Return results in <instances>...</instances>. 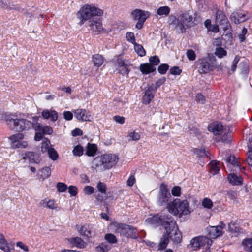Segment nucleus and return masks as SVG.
<instances>
[{
	"label": "nucleus",
	"mask_w": 252,
	"mask_h": 252,
	"mask_svg": "<svg viewBox=\"0 0 252 252\" xmlns=\"http://www.w3.org/2000/svg\"><path fill=\"white\" fill-rule=\"evenodd\" d=\"M242 245L244 246L246 251L252 252V238L244 239L242 242Z\"/></svg>",
	"instance_id": "37"
},
{
	"label": "nucleus",
	"mask_w": 252,
	"mask_h": 252,
	"mask_svg": "<svg viewBox=\"0 0 252 252\" xmlns=\"http://www.w3.org/2000/svg\"><path fill=\"white\" fill-rule=\"evenodd\" d=\"M103 14V10L94 5L85 4L77 12V16L80 20L79 24L81 25L85 21L93 20L96 16L100 17Z\"/></svg>",
	"instance_id": "3"
},
{
	"label": "nucleus",
	"mask_w": 252,
	"mask_h": 252,
	"mask_svg": "<svg viewBox=\"0 0 252 252\" xmlns=\"http://www.w3.org/2000/svg\"><path fill=\"white\" fill-rule=\"evenodd\" d=\"M226 226L225 224L222 222H220V225L212 226L210 230V234L212 236V238H217L222 234V229Z\"/></svg>",
	"instance_id": "16"
},
{
	"label": "nucleus",
	"mask_w": 252,
	"mask_h": 252,
	"mask_svg": "<svg viewBox=\"0 0 252 252\" xmlns=\"http://www.w3.org/2000/svg\"><path fill=\"white\" fill-rule=\"evenodd\" d=\"M111 249L110 245L106 242H102L95 248L97 252H108Z\"/></svg>",
	"instance_id": "27"
},
{
	"label": "nucleus",
	"mask_w": 252,
	"mask_h": 252,
	"mask_svg": "<svg viewBox=\"0 0 252 252\" xmlns=\"http://www.w3.org/2000/svg\"><path fill=\"white\" fill-rule=\"evenodd\" d=\"M167 205H185L184 199L181 200L180 199L176 198L173 200L171 198L169 203Z\"/></svg>",
	"instance_id": "56"
},
{
	"label": "nucleus",
	"mask_w": 252,
	"mask_h": 252,
	"mask_svg": "<svg viewBox=\"0 0 252 252\" xmlns=\"http://www.w3.org/2000/svg\"><path fill=\"white\" fill-rule=\"evenodd\" d=\"M117 231L121 235L127 238L136 239L139 237L137 229L132 226L121 224L118 227Z\"/></svg>",
	"instance_id": "8"
},
{
	"label": "nucleus",
	"mask_w": 252,
	"mask_h": 252,
	"mask_svg": "<svg viewBox=\"0 0 252 252\" xmlns=\"http://www.w3.org/2000/svg\"><path fill=\"white\" fill-rule=\"evenodd\" d=\"M81 235L85 236L87 238L91 237V229L89 225L85 224L83 225L79 230Z\"/></svg>",
	"instance_id": "29"
},
{
	"label": "nucleus",
	"mask_w": 252,
	"mask_h": 252,
	"mask_svg": "<svg viewBox=\"0 0 252 252\" xmlns=\"http://www.w3.org/2000/svg\"><path fill=\"white\" fill-rule=\"evenodd\" d=\"M172 198L170 190L168 186L164 183H161L159 187V190L158 194V202L161 205H167Z\"/></svg>",
	"instance_id": "7"
},
{
	"label": "nucleus",
	"mask_w": 252,
	"mask_h": 252,
	"mask_svg": "<svg viewBox=\"0 0 252 252\" xmlns=\"http://www.w3.org/2000/svg\"><path fill=\"white\" fill-rule=\"evenodd\" d=\"M23 134L21 133H18L10 136L9 139L11 140L12 143H15L19 141V140L23 139Z\"/></svg>",
	"instance_id": "41"
},
{
	"label": "nucleus",
	"mask_w": 252,
	"mask_h": 252,
	"mask_svg": "<svg viewBox=\"0 0 252 252\" xmlns=\"http://www.w3.org/2000/svg\"><path fill=\"white\" fill-rule=\"evenodd\" d=\"M153 91L154 92V86L153 84H152L145 91V93L142 98L144 104L146 105L149 104L152 99L154 98V93H153Z\"/></svg>",
	"instance_id": "15"
},
{
	"label": "nucleus",
	"mask_w": 252,
	"mask_h": 252,
	"mask_svg": "<svg viewBox=\"0 0 252 252\" xmlns=\"http://www.w3.org/2000/svg\"><path fill=\"white\" fill-rule=\"evenodd\" d=\"M101 18L96 17L95 19L88 21V26L91 27L93 32L94 34H98L105 31L102 27Z\"/></svg>",
	"instance_id": "10"
},
{
	"label": "nucleus",
	"mask_w": 252,
	"mask_h": 252,
	"mask_svg": "<svg viewBox=\"0 0 252 252\" xmlns=\"http://www.w3.org/2000/svg\"><path fill=\"white\" fill-rule=\"evenodd\" d=\"M216 22L220 25V28L224 27L225 30L228 29V27L231 26L224 13L220 11H217L216 13Z\"/></svg>",
	"instance_id": "12"
},
{
	"label": "nucleus",
	"mask_w": 252,
	"mask_h": 252,
	"mask_svg": "<svg viewBox=\"0 0 252 252\" xmlns=\"http://www.w3.org/2000/svg\"><path fill=\"white\" fill-rule=\"evenodd\" d=\"M227 179L229 182L233 185L239 186L243 183V179L241 176H237L235 174H228Z\"/></svg>",
	"instance_id": "22"
},
{
	"label": "nucleus",
	"mask_w": 252,
	"mask_h": 252,
	"mask_svg": "<svg viewBox=\"0 0 252 252\" xmlns=\"http://www.w3.org/2000/svg\"><path fill=\"white\" fill-rule=\"evenodd\" d=\"M51 170L49 167H45L40 170L38 172V175L43 179L48 178L51 175Z\"/></svg>",
	"instance_id": "31"
},
{
	"label": "nucleus",
	"mask_w": 252,
	"mask_h": 252,
	"mask_svg": "<svg viewBox=\"0 0 252 252\" xmlns=\"http://www.w3.org/2000/svg\"><path fill=\"white\" fill-rule=\"evenodd\" d=\"M85 149L86 155L88 157H94L97 151V146L95 144L88 143Z\"/></svg>",
	"instance_id": "23"
},
{
	"label": "nucleus",
	"mask_w": 252,
	"mask_h": 252,
	"mask_svg": "<svg viewBox=\"0 0 252 252\" xmlns=\"http://www.w3.org/2000/svg\"><path fill=\"white\" fill-rule=\"evenodd\" d=\"M182 69H180L179 67L175 66L172 67L169 69V73L174 75H179L182 73Z\"/></svg>",
	"instance_id": "53"
},
{
	"label": "nucleus",
	"mask_w": 252,
	"mask_h": 252,
	"mask_svg": "<svg viewBox=\"0 0 252 252\" xmlns=\"http://www.w3.org/2000/svg\"><path fill=\"white\" fill-rule=\"evenodd\" d=\"M131 14L134 16L135 19L141 20L143 22H144L149 17L150 13L141 9H136L132 11Z\"/></svg>",
	"instance_id": "19"
},
{
	"label": "nucleus",
	"mask_w": 252,
	"mask_h": 252,
	"mask_svg": "<svg viewBox=\"0 0 252 252\" xmlns=\"http://www.w3.org/2000/svg\"><path fill=\"white\" fill-rule=\"evenodd\" d=\"M84 152V149L81 145L78 144L76 145L72 151L73 155L75 156L80 157L81 156Z\"/></svg>",
	"instance_id": "34"
},
{
	"label": "nucleus",
	"mask_w": 252,
	"mask_h": 252,
	"mask_svg": "<svg viewBox=\"0 0 252 252\" xmlns=\"http://www.w3.org/2000/svg\"><path fill=\"white\" fill-rule=\"evenodd\" d=\"M115 71H117L118 73H120L123 76H126L128 77L130 70L127 68V66H125L120 68L116 69Z\"/></svg>",
	"instance_id": "44"
},
{
	"label": "nucleus",
	"mask_w": 252,
	"mask_h": 252,
	"mask_svg": "<svg viewBox=\"0 0 252 252\" xmlns=\"http://www.w3.org/2000/svg\"><path fill=\"white\" fill-rule=\"evenodd\" d=\"M210 167V172L213 175H216L219 173L220 170V167L219 162L216 160H213L211 162Z\"/></svg>",
	"instance_id": "33"
},
{
	"label": "nucleus",
	"mask_w": 252,
	"mask_h": 252,
	"mask_svg": "<svg viewBox=\"0 0 252 252\" xmlns=\"http://www.w3.org/2000/svg\"><path fill=\"white\" fill-rule=\"evenodd\" d=\"M197 65L200 74H206L214 69V66L209 63L207 59H199L197 61Z\"/></svg>",
	"instance_id": "9"
},
{
	"label": "nucleus",
	"mask_w": 252,
	"mask_h": 252,
	"mask_svg": "<svg viewBox=\"0 0 252 252\" xmlns=\"http://www.w3.org/2000/svg\"><path fill=\"white\" fill-rule=\"evenodd\" d=\"M56 188L57 190L60 192H64L68 189L67 186L65 183L62 182H58L57 184Z\"/></svg>",
	"instance_id": "46"
},
{
	"label": "nucleus",
	"mask_w": 252,
	"mask_h": 252,
	"mask_svg": "<svg viewBox=\"0 0 252 252\" xmlns=\"http://www.w3.org/2000/svg\"><path fill=\"white\" fill-rule=\"evenodd\" d=\"M169 68V65L168 64L162 63L158 66V71L160 74L164 75L166 74Z\"/></svg>",
	"instance_id": "42"
},
{
	"label": "nucleus",
	"mask_w": 252,
	"mask_h": 252,
	"mask_svg": "<svg viewBox=\"0 0 252 252\" xmlns=\"http://www.w3.org/2000/svg\"><path fill=\"white\" fill-rule=\"evenodd\" d=\"M226 161L231 163L234 166H239L238 162L234 155L228 157L226 158Z\"/></svg>",
	"instance_id": "50"
},
{
	"label": "nucleus",
	"mask_w": 252,
	"mask_h": 252,
	"mask_svg": "<svg viewBox=\"0 0 252 252\" xmlns=\"http://www.w3.org/2000/svg\"><path fill=\"white\" fill-rule=\"evenodd\" d=\"M182 17H180V15L178 16V18L174 15H171L168 17V23L170 25H175L179 20H181Z\"/></svg>",
	"instance_id": "51"
},
{
	"label": "nucleus",
	"mask_w": 252,
	"mask_h": 252,
	"mask_svg": "<svg viewBox=\"0 0 252 252\" xmlns=\"http://www.w3.org/2000/svg\"><path fill=\"white\" fill-rule=\"evenodd\" d=\"M212 240L206 236H199L192 238L190 241L189 245L193 250H197L200 247L206 246L207 248L211 245Z\"/></svg>",
	"instance_id": "6"
},
{
	"label": "nucleus",
	"mask_w": 252,
	"mask_h": 252,
	"mask_svg": "<svg viewBox=\"0 0 252 252\" xmlns=\"http://www.w3.org/2000/svg\"><path fill=\"white\" fill-rule=\"evenodd\" d=\"M68 192L72 196H75L78 193V189L75 186H70L68 187Z\"/></svg>",
	"instance_id": "58"
},
{
	"label": "nucleus",
	"mask_w": 252,
	"mask_h": 252,
	"mask_svg": "<svg viewBox=\"0 0 252 252\" xmlns=\"http://www.w3.org/2000/svg\"><path fill=\"white\" fill-rule=\"evenodd\" d=\"M180 17L182 19L176 22L175 28L179 30V33H185L187 29L193 26L192 23V16L188 11L180 14Z\"/></svg>",
	"instance_id": "5"
},
{
	"label": "nucleus",
	"mask_w": 252,
	"mask_h": 252,
	"mask_svg": "<svg viewBox=\"0 0 252 252\" xmlns=\"http://www.w3.org/2000/svg\"><path fill=\"white\" fill-rule=\"evenodd\" d=\"M248 151L247 153V161L249 165L252 167V148L250 146H248Z\"/></svg>",
	"instance_id": "55"
},
{
	"label": "nucleus",
	"mask_w": 252,
	"mask_h": 252,
	"mask_svg": "<svg viewBox=\"0 0 252 252\" xmlns=\"http://www.w3.org/2000/svg\"><path fill=\"white\" fill-rule=\"evenodd\" d=\"M12 115L5 114L2 117L10 129L22 132L33 128L34 124L32 122L24 118H15Z\"/></svg>",
	"instance_id": "2"
},
{
	"label": "nucleus",
	"mask_w": 252,
	"mask_h": 252,
	"mask_svg": "<svg viewBox=\"0 0 252 252\" xmlns=\"http://www.w3.org/2000/svg\"><path fill=\"white\" fill-rule=\"evenodd\" d=\"M196 100L201 104H204L205 102V97L200 93H198L196 94Z\"/></svg>",
	"instance_id": "64"
},
{
	"label": "nucleus",
	"mask_w": 252,
	"mask_h": 252,
	"mask_svg": "<svg viewBox=\"0 0 252 252\" xmlns=\"http://www.w3.org/2000/svg\"><path fill=\"white\" fill-rule=\"evenodd\" d=\"M229 230L234 233L241 232V229L239 228L238 224L234 221H231L228 224Z\"/></svg>",
	"instance_id": "35"
},
{
	"label": "nucleus",
	"mask_w": 252,
	"mask_h": 252,
	"mask_svg": "<svg viewBox=\"0 0 252 252\" xmlns=\"http://www.w3.org/2000/svg\"><path fill=\"white\" fill-rule=\"evenodd\" d=\"M166 78L162 77L161 78L158 79L155 83V86L154 87V93H156L158 90V88L164 84L166 81Z\"/></svg>",
	"instance_id": "48"
},
{
	"label": "nucleus",
	"mask_w": 252,
	"mask_h": 252,
	"mask_svg": "<svg viewBox=\"0 0 252 252\" xmlns=\"http://www.w3.org/2000/svg\"><path fill=\"white\" fill-rule=\"evenodd\" d=\"M41 116L44 119H51V121L55 122L58 118V113L55 110L45 109L41 112Z\"/></svg>",
	"instance_id": "20"
},
{
	"label": "nucleus",
	"mask_w": 252,
	"mask_h": 252,
	"mask_svg": "<svg viewBox=\"0 0 252 252\" xmlns=\"http://www.w3.org/2000/svg\"><path fill=\"white\" fill-rule=\"evenodd\" d=\"M103 57L100 54H95L93 56L92 61L94 63V66L99 67L102 65L103 63Z\"/></svg>",
	"instance_id": "28"
},
{
	"label": "nucleus",
	"mask_w": 252,
	"mask_h": 252,
	"mask_svg": "<svg viewBox=\"0 0 252 252\" xmlns=\"http://www.w3.org/2000/svg\"><path fill=\"white\" fill-rule=\"evenodd\" d=\"M94 190V189L90 186H86L84 187L83 191L86 194L90 195L92 194Z\"/></svg>",
	"instance_id": "62"
},
{
	"label": "nucleus",
	"mask_w": 252,
	"mask_h": 252,
	"mask_svg": "<svg viewBox=\"0 0 252 252\" xmlns=\"http://www.w3.org/2000/svg\"><path fill=\"white\" fill-rule=\"evenodd\" d=\"M118 159V157L115 155L105 154L96 157L93 161V164L95 168L104 171L109 169L115 165Z\"/></svg>",
	"instance_id": "4"
},
{
	"label": "nucleus",
	"mask_w": 252,
	"mask_h": 252,
	"mask_svg": "<svg viewBox=\"0 0 252 252\" xmlns=\"http://www.w3.org/2000/svg\"><path fill=\"white\" fill-rule=\"evenodd\" d=\"M215 54L220 58H221L227 55L226 51L222 47L217 48Z\"/></svg>",
	"instance_id": "47"
},
{
	"label": "nucleus",
	"mask_w": 252,
	"mask_h": 252,
	"mask_svg": "<svg viewBox=\"0 0 252 252\" xmlns=\"http://www.w3.org/2000/svg\"><path fill=\"white\" fill-rule=\"evenodd\" d=\"M139 69L143 74H149L156 71V67L152 66L149 63L141 64Z\"/></svg>",
	"instance_id": "21"
},
{
	"label": "nucleus",
	"mask_w": 252,
	"mask_h": 252,
	"mask_svg": "<svg viewBox=\"0 0 252 252\" xmlns=\"http://www.w3.org/2000/svg\"><path fill=\"white\" fill-rule=\"evenodd\" d=\"M97 189L99 192H101L102 194H106V185L103 182H99L97 185Z\"/></svg>",
	"instance_id": "49"
},
{
	"label": "nucleus",
	"mask_w": 252,
	"mask_h": 252,
	"mask_svg": "<svg viewBox=\"0 0 252 252\" xmlns=\"http://www.w3.org/2000/svg\"><path fill=\"white\" fill-rule=\"evenodd\" d=\"M224 31V33L222 35V39L226 42L231 43L232 41L233 37L231 33L232 29L231 27H228V29L225 30L224 27H221Z\"/></svg>",
	"instance_id": "25"
},
{
	"label": "nucleus",
	"mask_w": 252,
	"mask_h": 252,
	"mask_svg": "<svg viewBox=\"0 0 252 252\" xmlns=\"http://www.w3.org/2000/svg\"><path fill=\"white\" fill-rule=\"evenodd\" d=\"M105 240L110 244H115L117 242L116 236L111 233L106 234L104 236Z\"/></svg>",
	"instance_id": "40"
},
{
	"label": "nucleus",
	"mask_w": 252,
	"mask_h": 252,
	"mask_svg": "<svg viewBox=\"0 0 252 252\" xmlns=\"http://www.w3.org/2000/svg\"><path fill=\"white\" fill-rule=\"evenodd\" d=\"M48 154L49 158L52 160H57L59 157V155L57 152L55 150L54 148L52 147L50 148V149L48 151Z\"/></svg>",
	"instance_id": "45"
},
{
	"label": "nucleus",
	"mask_w": 252,
	"mask_h": 252,
	"mask_svg": "<svg viewBox=\"0 0 252 252\" xmlns=\"http://www.w3.org/2000/svg\"><path fill=\"white\" fill-rule=\"evenodd\" d=\"M63 118L65 120L67 121H70L73 118V113L68 111H64L63 113Z\"/></svg>",
	"instance_id": "63"
},
{
	"label": "nucleus",
	"mask_w": 252,
	"mask_h": 252,
	"mask_svg": "<svg viewBox=\"0 0 252 252\" xmlns=\"http://www.w3.org/2000/svg\"><path fill=\"white\" fill-rule=\"evenodd\" d=\"M33 128L35 131L42 132L44 135H50L53 132V130L50 126H43L39 123L34 124Z\"/></svg>",
	"instance_id": "18"
},
{
	"label": "nucleus",
	"mask_w": 252,
	"mask_h": 252,
	"mask_svg": "<svg viewBox=\"0 0 252 252\" xmlns=\"http://www.w3.org/2000/svg\"><path fill=\"white\" fill-rule=\"evenodd\" d=\"M185 204L187 205H200V201L198 202V201L196 198L193 196H189L187 199H184Z\"/></svg>",
	"instance_id": "38"
},
{
	"label": "nucleus",
	"mask_w": 252,
	"mask_h": 252,
	"mask_svg": "<svg viewBox=\"0 0 252 252\" xmlns=\"http://www.w3.org/2000/svg\"><path fill=\"white\" fill-rule=\"evenodd\" d=\"M166 211L180 218L183 215L189 214L192 210H191L189 206H167ZM165 211L164 210L160 215L156 214L146 220V222L154 226L162 225L165 228L166 232L158 245V250H162L166 248L169 242V238L173 241L179 242L182 238L176 222L171 216L165 214Z\"/></svg>",
	"instance_id": "1"
},
{
	"label": "nucleus",
	"mask_w": 252,
	"mask_h": 252,
	"mask_svg": "<svg viewBox=\"0 0 252 252\" xmlns=\"http://www.w3.org/2000/svg\"><path fill=\"white\" fill-rule=\"evenodd\" d=\"M69 242L73 246L79 248H83L86 245V243L81 238L78 237L70 239Z\"/></svg>",
	"instance_id": "24"
},
{
	"label": "nucleus",
	"mask_w": 252,
	"mask_h": 252,
	"mask_svg": "<svg viewBox=\"0 0 252 252\" xmlns=\"http://www.w3.org/2000/svg\"><path fill=\"white\" fill-rule=\"evenodd\" d=\"M249 18L248 13H244L241 10H238L233 12L230 15V19L232 22L236 24L246 21Z\"/></svg>",
	"instance_id": "11"
},
{
	"label": "nucleus",
	"mask_w": 252,
	"mask_h": 252,
	"mask_svg": "<svg viewBox=\"0 0 252 252\" xmlns=\"http://www.w3.org/2000/svg\"><path fill=\"white\" fill-rule=\"evenodd\" d=\"M7 9L15 10L18 11L20 12H22L24 14H26L29 17H31L30 13H27L26 10L19 7L18 5H14V4L10 5V4H9L8 6H7Z\"/></svg>",
	"instance_id": "39"
},
{
	"label": "nucleus",
	"mask_w": 252,
	"mask_h": 252,
	"mask_svg": "<svg viewBox=\"0 0 252 252\" xmlns=\"http://www.w3.org/2000/svg\"><path fill=\"white\" fill-rule=\"evenodd\" d=\"M187 56L189 61H194L196 59L195 52L192 49H189L187 51Z\"/></svg>",
	"instance_id": "57"
},
{
	"label": "nucleus",
	"mask_w": 252,
	"mask_h": 252,
	"mask_svg": "<svg viewBox=\"0 0 252 252\" xmlns=\"http://www.w3.org/2000/svg\"><path fill=\"white\" fill-rule=\"evenodd\" d=\"M170 12V8L167 6L159 7L157 10V14L159 16H168Z\"/></svg>",
	"instance_id": "32"
},
{
	"label": "nucleus",
	"mask_w": 252,
	"mask_h": 252,
	"mask_svg": "<svg viewBox=\"0 0 252 252\" xmlns=\"http://www.w3.org/2000/svg\"><path fill=\"white\" fill-rule=\"evenodd\" d=\"M23 159H28L30 163L34 164H39L41 160L39 154L31 151L25 152Z\"/></svg>",
	"instance_id": "14"
},
{
	"label": "nucleus",
	"mask_w": 252,
	"mask_h": 252,
	"mask_svg": "<svg viewBox=\"0 0 252 252\" xmlns=\"http://www.w3.org/2000/svg\"><path fill=\"white\" fill-rule=\"evenodd\" d=\"M171 193L174 196H180L181 193V188L180 186H174L171 190Z\"/></svg>",
	"instance_id": "54"
},
{
	"label": "nucleus",
	"mask_w": 252,
	"mask_h": 252,
	"mask_svg": "<svg viewBox=\"0 0 252 252\" xmlns=\"http://www.w3.org/2000/svg\"><path fill=\"white\" fill-rule=\"evenodd\" d=\"M127 41L134 44L136 43L134 34L132 32H127L126 34Z\"/></svg>",
	"instance_id": "59"
},
{
	"label": "nucleus",
	"mask_w": 252,
	"mask_h": 252,
	"mask_svg": "<svg viewBox=\"0 0 252 252\" xmlns=\"http://www.w3.org/2000/svg\"><path fill=\"white\" fill-rule=\"evenodd\" d=\"M193 153L196 155L197 158H202L204 157H208V154L209 153L208 151H206L204 148H194L192 150Z\"/></svg>",
	"instance_id": "30"
},
{
	"label": "nucleus",
	"mask_w": 252,
	"mask_h": 252,
	"mask_svg": "<svg viewBox=\"0 0 252 252\" xmlns=\"http://www.w3.org/2000/svg\"><path fill=\"white\" fill-rule=\"evenodd\" d=\"M239 60H240V57L238 55L236 56L235 57V58L232 62V65L231 67V70L233 72H234L236 70V67H237V64Z\"/></svg>",
	"instance_id": "61"
},
{
	"label": "nucleus",
	"mask_w": 252,
	"mask_h": 252,
	"mask_svg": "<svg viewBox=\"0 0 252 252\" xmlns=\"http://www.w3.org/2000/svg\"><path fill=\"white\" fill-rule=\"evenodd\" d=\"M248 32L247 29L244 27L241 33L238 35V37L240 42H244L245 40V35L247 34Z\"/></svg>",
	"instance_id": "60"
},
{
	"label": "nucleus",
	"mask_w": 252,
	"mask_h": 252,
	"mask_svg": "<svg viewBox=\"0 0 252 252\" xmlns=\"http://www.w3.org/2000/svg\"><path fill=\"white\" fill-rule=\"evenodd\" d=\"M208 129L209 131H212L214 135H217L223 130V126L220 123H219L213 124L212 126H209Z\"/></svg>",
	"instance_id": "26"
},
{
	"label": "nucleus",
	"mask_w": 252,
	"mask_h": 252,
	"mask_svg": "<svg viewBox=\"0 0 252 252\" xmlns=\"http://www.w3.org/2000/svg\"><path fill=\"white\" fill-rule=\"evenodd\" d=\"M75 118L79 121H90L91 115L85 109H77L74 111Z\"/></svg>",
	"instance_id": "13"
},
{
	"label": "nucleus",
	"mask_w": 252,
	"mask_h": 252,
	"mask_svg": "<svg viewBox=\"0 0 252 252\" xmlns=\"http://www.w3.org/2000/svg\"><path fill=\"white\" fill-rule=\"evenodd\" d=\"M47 141L43 142L42 143L41 145V151L43 153H45L47 152L48 153V151L50 149V148H49V144L50 143V140L48 138H45Z\"/></svg>",
	"instance_id": "52"
},
{
	"label": "nucleus",
	"mask_w": 252,
	"mask_h": 252,
	"mask_svg": "<svg viewBox=\"0 0 252 252\" xmlns=\"http://www.w3.org/2000/svg\"><path fill=\"white\" fill-rule=\"evenodd\" d=\"M0 248L4 252H11L14 249V245L8 243L2 234H0Z\"/></svg>",
	"instance_id": "17"
},
{
	"label": "nucleus",
	"mask_w": 252,
	"mask_h": 252,
	"mask_svg": "<svg viewBox=\"0 0 252 252\" xmlns=\"http://www.w3.org/2000/svg\"><path fill=\"white\" fill-rule=\"evenodd\" d=\"M149 63L152 65V66H155L158 65L160 63V59L158 56L154 55L153 56H151L149 58Z\"/></svg>",
	"instance_id": "43"
},
{
	"label": "nucleus",
	"mask_w": 252,
	"mask_h": 252,
	"mask_svg": "<svg viewBox=\"0 0 252 252\" xmlns=\"http://www.w3.org/2000/svg\"><path fill=\"white\" fill-rule=\"evenodd\" d=\"M134 50L137 54L140 57H143L146 55V51L142 45L135 43L133 44Z\"/></svg>",
	"instance_id": "36"
}]
</instances>
